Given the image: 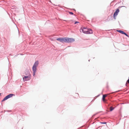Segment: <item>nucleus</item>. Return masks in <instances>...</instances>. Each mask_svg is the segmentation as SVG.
<instances>
[{
	"label": "nucleus",
	"instance_id": "1",
	"mask_svg": "<svg viewBox=\"0 0 129 129\" xmlns=\"http://www.w3.org/2000/svg\"><path fill=\"white\" fill-rule=\"evenodd\" d=\"M75 40L72 38H68L67 37L62 38V43H71L74 42Z\"/></svg>",
	"mask_w": 129,
	"mask_h": 129
},
{
	"label": "nucleus",
	"instance_id": "2",
	"mask_svg": "<svg viewBox=\"0 0 129 129\" xmlns=\"http://www.w3.org/2000/svg\"><path fill=\"white\" fill-rule=\"evenodd\" d=\"M82 30L83 32L86 34H92L93 33L92 30L90 29H88L85 27L81 28V30Z\"/></svg>",
	"mask_w": 129,
	"mask_h": 129
},
{
	"label": "nucleus",
	"instance_id": "3",
	"mask_svg": "<svg viewBox=\"0 0 129 129\" xmlns=\"http://www.w3.org/2000/svg\"><path fill=\"white\" fill-rule=\"evenodd\" d=\"M14 94H11L6 96L2 101V102H3L7 100L8 99L12 97Z\"/></svg>",
	"mask_w": 129,
	"mask_h": 129
},
{
	"label": "nucleus",
	"instance_id": "4",
	"mask_svg": "<svg viewBox=\"0 0 129 129\" xmlns=\"http://www.w3.org/2000/svg\"><path fill=\"white\" fill-rule=\"evenodd\" d=\"M119 9H117L115 11V12H114V15H113V17L114 18V19H116V16L117 15L118 13L119 12Z\"/></svg>",
	"mask_w": 129,
	"mask_h": 129
},
{
	"label": "nucleus",
	"instance_id": "5",
	"mask_svg": "<svg viewBox=\"0 0 129 129\" xmlns=\"http://www.w3.org/2000/svg\"><path fill=\"white\" fill-rule=\"evenodd\" d=\"M30 79V77L28 76H25L23 77V79L24 81H28Z\"/></svg>",
	"mask_w": 129,
	"mask_h": 129
},
{
	"label": "nucleus",
	"instance_id": "6",
	"mask_svg": "<svg viewBox=\"0 0 129 129\" xmlns=\"http://www.w3.org/2000/svg\"><path fill=\"white\" fill-rule=\"evenodd\" d=\"M117 31L119 32V33L122 34H123L125 35H126V36H127L128 37H129V36L126 33L124 32L122 30H117Z\"/></svg>",
	"mask_w": 129,
	"mask_h": 129
},
{
	"label": "nucleus",
	"instance_id": "7",
	"mask_svg": "<svg viewBox=\"0 0 129 129\" xmlns=\"http://www.w3.org/2000/svg\"><path fill=\"white\" fill-rule=\"evenodd\" d=\"M32 69L33 71V75L34 76L35 74V73L36 71V67H34V66H33Z\"/></svg>",
	"mask_w": 129,
	"mask_h": 129
},
{
	"label": "nucleus",
	"instance_id": "8",
	"mask_svg": "<svg viewBox=\"0 0 129 129\" xmlns=\"http://www.w3.org/2000/svg\"><path fill=\"white\" fill-rule=\"evenodd\" d=\"M39 61H36L35 62V63L33 66H34L35 67H37L38 66L39 64Z\"/></svg>",
	"mask_w": 129,
	"mask_h": 129
},
{
	"label": "nucleus",
	"instance_id": "9",
	"mask_svg": "<svg viewBox=\"0 0 129 129\" xmlns=\"http://www.w3.org/2000/svg\"><path fill=\"white\" fill-rule=\"evenodd\" d=\"M56 40L61 42L62 41V38L57 39Z\"/></svg>",
	"mask_w": 129,
	"mask_h": 129
},
{
	"label": "nucleus",
	"instance_id": "10",
	"mask_svg": "<svg viewBox=\"0 0 129 129\" xmlns=\"http://www.w3.org/2000/svg\"><path fill=\"white\" fill-rule=\"evenodd\" d=\"M74 96L75 98H76V96H77V97H78L79 96V94L77 93H75L74 95Z\"/></svg>",
	"mask_w": 129,
	"mask_h": 129
},
{
	"label": "nucleus",
	"instance_id": "11",
	"mask_svg": "<svg viewBox=\"0 0 129 129\" xmlns=\"http://www.w3.org/2000/svg\"><path fill=\"white\" fill-rule=\"evenodd\" d=\"M114 109V108H113L112 107H111L110 108V111H112Z\"/></svg>",
	"mask_w": 129,
	"mask_h": 129
},
{
	"label": "nucleus",
	"instance_id": "12",
	"mask_svg": "<svg viewBox=\"0 0 129 129\" xmlns=\"http://www.w3.org/2000/svg\"><path fill=\"white\" fill-rule=\"evenodd\" d=\"M107 95V94H104V95H103V98H105L106 97Z\"/></svg>",
	"mask_w": 129,
	"mask_h": 129
},
{
	"label": "nucleus",
	"instance_id": "13",
	"mask_svg": "<svg viewBox=\"0 0 129 129\" xmlns=\"http://www.w3.org/2000/svg\"><path fill=\"white\" fill-rule=\"evenodd\" d=\"M103 100L104 102H106L107 101V100L105 98H103Z\"/></svg>",
	"mask_w": 129,
	"mask_h": 129
},
{
	"label": "nucleus",
	"instance_id": "14",
	"mask_svg": "<svg viewBox=\"0 0 129 129\" xmlns=\"http://www.w3.org/2000/svg\"><path fill=\"white\" fill-rule=\"evenodd\" d=\"M69 13L70 14H71V15H73V13L72 12H69Z\"/></svg>",
	"mask_w": 129,
	"mask_h": 129
},
{
	"label": "nucleus",
	"instance_id": "15",
	"mask_svg": "<svg viewBox=\"0 0 129 129\" xmlns=\"http://www.w3.org/2000/svg\"><path fill=\"white\" fill-rule=\"evenodd\" d=\"M79 23V22H77V21H76V22H75V24H76V23Z\"/></svg>",
	"mask_w": 129,
	"mask_h": 129
},
{
	"label": "nucleus",
	"instance_id": "16",
	"mask_svg": "<svg viewBox=\"0 0 129 129\" xmlns=\"http://www.w3.org/2000/svg\"><path fill=\"white\" fill-rule=\"evenodd\" d=\"M127 82L128 83H129V79L127 80Z\"/></svg>",
	"mask_w": 129,
	"mask_h": 129
},
{
	"label": "nucleus",
	"instance_id": "17",
	"mask_svg": "<svg viewBox=\"0 0 129 129\" xmlns=\"http://www.w3.org/2000/svg\"><path fill=\"white\" fill-rule=\"evenodd\" d=\"M104 123V124H105V123H105H105L102 122V123Z\"/></svg>",
	"mask_w": 129,
	"mask_h": 129
}]
</instances>
